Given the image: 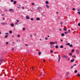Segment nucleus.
<instances>
[{
    "instance_id": "obj_49",
    "label": "nucleus",
    "mask_w": 80,
    "mask_h": 80,
    "mask_svg": "<svg viewBox=\"0 0 80 80\" xmlns=\"http://www.w3.org/2000/svg\"><path fill=\"white\" fill-rule=\"evenodd\" d=\"M73 68V66H72L71 67V68Z\"/></svg>"
},
{
    "instance_id": "obj_59",
    "label": "nucleus",
    "mask_w": 80,
    "mask_h": 80,
    "mask_svg": "<svg viewBox=\"0 0 80 80\" xmlns=\"http://www.w3.org/2000/svg\"><path fill=\"white\" fill-rule=\"evenodd\" d=\"M60 24H61V25L62 24H63V22H60Z\"/></svg>"
},
{
    "instance_id": "obj_38",
    "label": "nucleus",
    "mask_w": 80,
    "mask_h": 80,
    "mask_svg": "<svg viewBox=\"0 0 80 80\" xmlns=\"http://www.w3.org/2000/svg\"><path fill=\"white\" fill-rule=\"evenodd\" d=\"M64 33H65V34L66 35H67V32H65Z\"/></svg>"
},
{
    "instance_id": "obj_17",
    "label": "nucleus",
    "mask_w": 80,
    "mask_h": 80,
    "mask_svg": "<svg viewBox=\"0 0 80 80\" xmlns=\"http://www.w3.org/2000/svg\"><path fill=\"white\" fill-rule=\"evenodd\" d=\"M74 49H72L71 51V52L73 53V52H74Z\"/></svg>"
},
{
    "instance_id": "obj_41",
    "label": "nucleus",
    "mask_w": 80,
    "mask_h": 80,
    "mask_svg": "<svg viewBox=\"0 0 80 80\" xmlns=\"http://www.w3.org/2000/svg\"><path fill=\"white\" fill-rule=\"evenodd\" d=\"M32 5H35V3H32Z\"/></svg>"
},
{
    "instance_id": "obj_55",
    "label": "nucleus",
    "mask_w": 80,
    "mask_h": 80,
    "mask_svg": "<svg viewBox=\"0 0 80 80\" xmlns=\"http://www.w3.org/2000/svg\"><path fill=\"white\" fill-rule=\"evenodd\" d=\"M78 14H79V15H80V12H78Z\"/></svg>"
},
{
    "instance_id": "obj_6",
    "label": "nucleus",
    "mask_w": 80,
    "mask_h": 80,
    "mask_svg": "<svg viewBox=\"0 0 80 80\" xmlns=\"http://www.w3.org/2000/svg\"><path fill=\"white\" fill-rule=\"evenodd\" d=\"M50 44L51 45H53V44H55V43H54V42H50Z\"/></svg>"
},
{
    "instance_id": "obj_21",
    "label": "nucleus",
    "mask_w": 80,
    "mask_h": 80,
    "mask_svg": "<svg viewBox=\"0 0 80 80\" xmlns=\"http://www.w3.org/2000/svg\"><path fill=\"white\" fill-rule=\"evenodd\" d=\"M64 31H67V29H66V28L65 27L64 28Z\"/></svg>"
},
{
    "instance_id": "obj_9",
    "label": "nucleus",
    "mask_w": 80,
    "mask_h": 80,
    "mask_svg": "<svg viewBox=\"0 0 80 80\" xmlns=\"http://www.w3.org/2000/svg\"><path fill=\"white\" fill-rule=\"evenodd\" d=\"M9 11H10V12H13L14 11V10L12 9H9Z\"/></svg>"
},
{
    "instance_id": "obj_26",
    "label": "nucleus",
    "mask_w": 80,
    "mask_h": 80,
    "mask_svg": "<svg viewBox=\"0 0 80 80\" xmlns=\"http://www.w3.org/2000/svg\"><path fill=\"white\" fill-rule=\"evenodd\" d=\"M54 44H55V43L56 44H57L58 43V42H57V41H55L54 42Z\"/></svg>"
},
{
    "instance_id": "obj_23",
    "label": "nucleus",
    "mask_w": 80,
    "mask_h": 80,
    "mask_svg": "<svg viewBox=\"0 0 80 80\" xmlns=\"http://www.w3.org/2000/svg\"><path fill=\"white\" fill-rule=\"evenodd\" d=\"M38 54L39 55H41V52H39Z\"/></svg>"
},
{
    "instance_id": "obj_62",
    "label": "nucleus",
    "mask_w": 80,
    "mask_h": 80,
    "mask_svg": "<svg viewBox=\"0 0 80 80\" xmlns=\"http://www.w3.org/2000/svg\"><path fill=\"white\" fill-rule=\"evenodd\" d=\"M12 50L13 51V50H14V48H12Z\"/></svg>"
},
{
    "instance_id": "obj_44",
    "label": "nucleus",
    "mask_w": 80,
    "mask_h": 80,
    "mask_svg": "<svg viewBox=\"0 0 80 80\" xmlns=\"http://www.w3.org/2000/svg\"><path fill=\"white\" fill-rule=\"evenodd\" d=\"M45 39L46 40H48V38H45Z\"/></svg>"
},
{
    "instance_id": "obj_47",
    "label": "nucleus",
    "mask_w": 80,
    "mask_h": 80,
    "mask_svg": "<svg viewBox=\"0 0 80 80\" xmlns=\"http://www.w3.org/2000/svg\"><path fill=\"white\" fill-rule=\"evenodd\" d=\"M68 74H69V72H67L66 73L67 75H68Z\"/></svg>"
},
{
    "instance_id": "obj_39",
    "label": "nucleus",
    "mask_w": 80,
    "mask_h": 80,
    "mask_svg": "<svg viewBox=\"0 0 80 80\" xmlns=\"http://www.w3.org/2000/svg\"><path fill=\"white\" fill-rule=\"evenodd\" d=\"M6 45H8V42H6Z\"/></svg>"
},
{
    "instance_id": "obj_19",
    "label": "nucleus",
    "mask_w": 80,
    "mask_h": 80,
    "mask_svg": "<svg viewBox=\"0 0 80 80\" xmlns=\"http://www.w3.org/2000/svg\"><path fill=\"white\" fill-rule=\"evenodd\" d=\"M66 45L69 46L70 45V44L69 43H67V44H66Z\"/></svg>"
},
{
    "instance_id": "obj_32",
    "label": "nucleus",
    "mask_w": 80,
    "mask_h": 80,
    "mask_svg": "<svg viewBox=\"0 0 80 80\" xmlns=\"http://www.w3.org/2000/svg\"><path fill=\"white\" fill-rule=\"evenodd\" d=\"M18 8H20V5H18Z\"/></svg>"
},
{
    "instance_id": "obj_42",
    "label": "nucleus",
    "mask_w": 80,
    "mask_h": 80,
    "mask_svg": "<svg viewBox=\"0 0 80 80\" xmlns=\"http://www.w3.org/2000/svg\"><path fill=\"white\" fill-rule=\"evenodd\" d=\"M17 22H18H18H19V20H17Z\"/></svg>"
},
{
    "instance_id": "obj_4",
    "label": "nucleus",
    "mask_w": 80,
    "mask_h": 80,
    "mask_svg": "<svg viewBox=\"0 0 80 80\" xmlns=\"http://www.w3.org/2000/svg\"><path fill=\"white\" fill-rule=\"evenodd\" d=\"M66 59L67 60H68V61H70V58L68 57Z\"/></svg>"
},
{
    "instance_id": "obj_40",
    "label": "nucleus",
    "mask_w": 80,
    "mask_h": 80,
    "mask_svg": "<svg viewBox=\"0 0 80 80\" xmlns=\"http://www.w3.org/2000/svg\"><path fill=\"white\" fill-rule=\"evenodd\" d=\"M68 33H70V30H68Z\"/></svg>"
},
{
    "instance_id": "obj_24",
    "label": "nucleus",
    "mask_w": 80,
    "mask_h": 80,
    "mask_svg": "<svg viewBox=\"0 0 80 80\" xmlns=\"http://www.w3.org/2000/svg\"><path fill=\"white\" fill-rule=\"evenodd\" d=\"M3 60V59L2 58H1L0 59V62H2Z\"/></svg>"
},
{
    "instance_id": "obj_51",
    "label": "nucleus",
    "mask_w": 80,
    "mask_h": 80,
    "mask_svg": "<svg viewBox=\"0 0 80 80\" xmlns=\"http://www.w3.org/2000/svg\"><path fill=\"white\" fill-rule=\"evenodd\" d=\"M20 35H18V37H20Z\"/></svg>"
},
{
    "instance_id": "obj_52",
    "label": "nucleus",
    "mask_w": 80,
    "mask_h": 80,
    "mask_svg": "<svg viewBox=\"0 0 80 80\" xmlns=\"http://www.w3.org/2000/svg\"><path fill=\"white\" fill-rule=\"evenodd\" d=\"M25 46H28V44H25Z\"/></svg>"
},
{
    "instance_id": "obj_12",
    "label": "nucleus",
    "mask_w": 80,
    "mask_h": 80,
    "mask_svg": "<svg viewBox=\"0 0 80 80\" xmlns=\"http://www.w3.org/2000/svg\"><path fill=\"white\" fill-rule=\"evenodd\" d=\"M1 24L2 25H5V22H2Z\"/></svg>"
},
{
    "instance_id": "obj_22",
    "label": "nucleus",
    "mask_w": 80,
    "mask_h": 80,
    "mask_svg": "<svg viewBox=\"0 0 80 80\" xmlns=\"http://www.w3.org/2000/svg\"><path fill=\"white\" fill-rule=\"evenodd\" d=\"M55 48H58V45L56 46Z\"/></svg>"
},
{
    "instance_id": "obj_16",
    "label": "nucleus",
    "mask_w": 80,
    "mask_h": 80,
    "mask_svg": "<svg viewBox=\"0 0 80 80\" xmlns=\"http://www.w3.org/2000/svg\"><path fill=\"white\" fill-rule=\"evenodd\" d=\"M60 48H63V45H61Z\"/></svg>"
},
{
    "instance_id": "obj_13",
    "label": "nucleus",
    "mask_w": 80,
    "mask_h": 80,
    "mask_svg": "<svg viewBox=\"0 0 80 80\" xmlns=\"http://www.w3.org/2000/svg\"><path fill=\"white\" fill-rule=\"evenodd\" d=\"M61 36H62V37H63V36H65V34L63 33H62Z\"/></svg>"
},
{
    "instance_id": "obj_60",
    "label": "nucleus",
    "mask_w": 80,
    "mask_h": 80,
    "mask_svg": "<svg viewBox=\"0 0 80 80\" xmlns=\"http://www.w3.org/2000/svg\"><path fill=\"white\" fill-rule=\"evenodd\" d=\"M56 13L57 14H58V12H56Z\"/></svg>"
},
{
    "instance_id": "obj_3",
    "label": "nucleus",
    "mask_w": 80,
    "mask_h": 80,
    "mask_svg": "<svg viewBox=\"0 0 80 80\" xmlns=\"http://www.w3.org/2000/svg\"><path fill=\"white\" fill-rule=\"evenodd\" d=\"M26 19H27V20H28V19H30V17H29V16H26Z\"/></svg>"
},
{
    "instance_id": "obj_61",
    "label": "nucleus",
    "mask_w": 80,
    "mask_h": 80,
    "mask_svg": "<svg viewBox=\"0 0 80 80\" xmlns=\"http://www.w3.org/2000/svg\"><path fill=\"white\" fill-rule=\"evenodd\" d=\"M79 9H77V11H79Z\"/></svg>"
},
{
    "instance_id": "obj_54",
    "label": "nucleus",
    "mask_w": 80,
    "mask_h": 80,
    "mask_svg": "<svg viewBox=\"0 0 80 80\" xmlns=\"http://www.w3.org/2000/svg\"><path fill=\"white\" fill-rule=\"evenodd\" d=\"M13 0H11V2H13Z\"/></svg>"
},
{
    "instance_id": "obj_64",
    "label": "nucleus",
    "mask_w": 80,
    "mask_h": 80,
    "mask_svg": "<svg viewBox=\"0 0 80 80\" xmlns=\"http://www.w3.org/2000/svg\"><path fill=\"white\" fill-rule=\"evenodd\" d=\"M15 24H16V25H17V22H16L15 23Z\"/></svg>"
},
{
    "instance_id": "obj_25",
    "label": "nucleus",
    "mask_w": 80,
    "mask_h": 80,
    "mask_svg": "<svg viewBox=\"0 0 80 80\" xmlns=\"http://www.w3.org/2000/svg\"><path fill=\"white\" fill-rule=\"evenodd\" d=\"M9 33H12V31H9Z\"/></svg>"
},
{
    "instance_id": "obj_36",
    "label": "nucleus",
    "mask_w": 80,
    "mask_h": 80,
    "mask_svg": "<svg viewBox=\"0 0 80 80\" xmlns=\"http://www.w3.org/2000/svg\"><path fill=\"white\" fill-rule=\"evenodd\" d=\"M77 70H75V71H74V73H77Z\"/></svg>"
},
{
    "instance_id": "obj_7",
    "label": "nucleus",
    "mask_w": 80,
    "mask_h": 80,
    "mask_svg": "<svg viewBox=\"0 0 80 80\" xmlns=\"http://www.w3.org/2000/svg\"><path fill=\"white\" fill-rule=\"evenodd\" d=\"M76 53H77L78 54H79V51L78 50H77V49L76 50Z\"/></svg>"
},
{
    "instance_id": "obj_33",
    "label": "nucleus",
    "mask_w": 80,
    "mask_h": 80,
    "mask_svg": "<svg viewBox=\"0 0 80 80\" xmlns=\"http://www.w3.org/2000/svg\"><path fill=\"white\" fill-rule=\"evenodd\" d=\"M8 35H7L6 36H5V38H7V37H8Z\"/></svg>"
},
{
    "instance_id": "obj_37",
    "label": "nucleus",
    "mask_w": 80,
    "mask_h": 80,
    "mask_svg": "<svg viewBox=\"0 0 80 80\" xmlns=\"http://www.w3.org/2000/svg\"><path fill=\"white\" fill-rule=\"evenodd\" d=\"M72 10H74V11H75V10H76V9L75 8H73L72 9Z\"/></svg>"
},
{
    "instance_id": "obj_20",
    "label": "nucleus",
    "mask_w": 80,
    "mask_h": 80,
    "mask_svg": "<svg viewBox=\"0 0 80 80\" xmlns=\"http://www.w3.org/2000/svg\"><path fill=\"white\" fill-rule=\"evenodd\" d=\"M69 47H73V45H72V44H70L69 45Z\"/></svg>"
},
{
    "instance_id": "obj_31",
    "label": "nucleus",
    "mask_w": 80,
    "mask_h": 80,
    "mask_svg": "<svg viewBox=\"0 0 80 80\" xmlns=\"http://www.w3.org/2000/svg\"><path fill=\"white\" fill-rule=\"evenodd\" d=\"M22 30H23V31H25V28H22Z\"/></svg>"
},
{
    "instance_id": "obj_2",
    "label": "nucleus",
    "mask_w": 80,
    "mask_h": 80,
    "mask_svg": "<svg viewBox=\"0 0 80 80\" xmlns=\"http://www.w3.org/2000/svg\"><path fill=\"white\" fill-rule=\"evenodd\" d=\"M58 57L59 58V59L58 60V62H59L60 61V58H61L60 55H58Z\"/></svg>"
},
{
    "instance_id": "obj_58",
    "label": "nucleus",
    "mask_w": 80,
    "mask_h": 80,
    "mask_svg": "<svg viewBox=\"0 0 80 80\" xmlns=\"http://www.w3.org/2000/svg\"><path fill=\"white\" fill-rule=\"evenodd\" d=\"M76 65H77V64H74L73 65V66H76Z\"/></svg>"
},
{
    "instance_id": "obj_53",
    "label": "nucleus",
    "mask_w": 80,
    "mask_h": 80,
    "mask_svg": "<svg viewBox=\"0 0 80 80\" xmlns=\"http://www.w3.org/2000/svg\"><path fill=\"white\" fill-rule=\"evenodd\" d=\"M8 33H5V34L6 35H8Z\"/></svg>"
},
{
    "instance_id": "obj_28",
    "label": "nucleus",
    "mask_w": 80,
    "mask_h": 80,
    "mask_svg": "<svg viewBox=\"0 0 80 80\" xmlns=\"http://www.w3.org/2000/svg\"><path fill=\"white\" fill-rule=\"evenodd\" d=\"M69 54L70 56H72V53H70Z\"/></svg>"
},
{
    "instance_id": "obj_1",
    "label": "nucleus",
    "mask_w": 80,
    "mask_h": 80,
    "mask_svg": "<svg viewBox=\"0 0 80 80\" xmlns=\"http://www.w3.org/2000/svg\"><path fill=\"white\" fill-rule=\"evenodd\" d=\"M50 47L51 48H54L55 47V45H50Z\"/></svg>"
},
{
    "instance_id": "obj_10",
    "label": "nucleus",
    "mask_w": 80,
    "mask_h": 80,
    "mask_svg": "<svg viewBox=\"0 0 80 80\" xmlns=\"http://www.w3.org/2000/svg\"><path fill=\"white\" fill-rule=\"evenodd\" d=\"M37 20H38V21H39V20H40V19L39 18H36Z\"/></svg>"
},
{
    "instance_id": "obj_56",
    "label": "nucleus",
    "mask_w": 80,
    "mask_h": 80,
    "mask_svg": "<svg viewBox=\"0 0 80 80\" xmlns=\"http://www.w3.org/2000/svg\"><path fill=\"white\" fill-rule=\"evenodd\" d=\"M59 30H60V31H62V29L60 28V29H59Z\"/></svg>"
},
{
    "instance_id": "obj_15",
    "label": "nucleus",
    "mask_w": 80,
    "mask_h": 80,
    "mask_svg": "<svg viewBox=\"0 0 80 80\" xmlns=\"http://www.w3.org/2000/svg\"><path fill=\"white\" fill-rule=\"evenodd\" d=\"M11 26H12V27H14V24H13V23H12L11 24Z\"/></svg>"
},
{
    "instance_id": "obj_43",
    "label": "nucleus",
    "mask_w": 80,
    "mask_h": 80,
    "mask_svg": "<svg viewBox=\"0 0 80 80\" xmlns=\"http://www.w3.org/2000/svg\"><path fill=\"white\" fill-rule=\"evenodd\" d=\"M22 9H25V8H24V7H22Z\"/></svg>"
},
{
    "instance_id": "obj_11",
    "label": "nucleus",
    "mask_w": 80,
    "mask_h": 80,
    "mask_svg": "<svg viewBox=\"0 0 80 80\" xmlns=\"http://www.w3.org/2000/svg\"><path fill=\"white\" fill-rule=\"evenodd\" d=\"M46 6L47 8H50V7L48 5H46Z\"/></svg>"
},
{
    "instance_id": "obj_14",
    "label": "nucleus",
    "mask_w": 80,
    "mask_h": 80,
    "mask_svg": "<svg viewBox=\"0 0 80 80\" xmlns=\"http://www.w3.org/2000/svg\"><path fill=\"white\" fill-rule=\"evenodd\" d=\"M45 3L46 4H48L49 3V2H48V1H46L45 2Z\"/></svg>"
},
{
    "instance_id": "obj_30",
    "label": "nucleus",
    "mask_w": 80,
    "mask_h": 80,
    "mask_svg": "<svg viewBox=\"0 0 80 80\" xmlns=\"http://www.w3.org/2000/svg\"><path fill=\"white\" fill-rule=\"evenodd\" d=\"M16 3H17V1H15L14 2V4H16Z\"/></svg>"
},
{
    "instance_id": "obj_27",
    "label": "nucleus",
    "mask_w": 80,
    "mask_h": 80,
    "mask_svg": "<svg viewBox=\"0 0 80 80\" xmlns=\"http://www.w3.org/2000/svg\"><path fill=\"white\" fill-rule=\"evenodd\" d=\"M72 57H73V58H76V56L75 55L72 56Z\"/></svg>"
},
{
    "instance_id": "obj_48",
    "label": "nucleus",
    "mask_w": 80,
    "mask_h": 80,
    "mask_svg": "<svg viewBox=\"0 0 80 80\" xmlns=\"http://www.w3.org/2000/svg\"><path fill=\"white\" fill-rule=\"evenodd\" d=\"M78 25L80 27V23H78Z\"/></svg>"
},
{
    "instance_id": "obj_35",
    "label": "nucleus",
    "mask_w": 80,
    "mask_h": 80,
    "mask_svg": "<svg viewBox=\"0 0 80 80\" xmlns=\"http://www.w3.org/2000/svg\"><path fill=\"white\" fill-rule=\"evenodd\" d=\"M76 76H78V77H80V74H78L76 75Z\"/></svg>"
},
{
    "instance_id": "obj_29",
    "label": "nucleus",
    "mask_w": 80,
    "mask_h": 80,
    "mask_svg": "<svg viewBox=\"0 0 80 80\" xmlns=\"http://www.w3.org/2000/svg\"><path fill=\"white\" fill-rule=\"evenodd\" d=\"M58 19H60V16H58Z\"/></svg>"
},
{
    "instance_id": "obj_45",
    "label": "nucleus",
    "mask_w": 80,
    "mask_h": 80,
    "mask_svg": "<svg viewBox=\"0 0 80 80\" xmlns=\"http://www.w3.org/2000/svg\"><path fill=\"white\" fill-rule=\"evenodd\" d=\"M2 16H4V14H1Z\"/></svg>"
},
{
    "instance_id": "obj_63",
    "label": "nucleus",
    "mask_w": 80,
    "mask_h": 80,
    "mask_svg": "<svg viewBox=\"0 0 80 80\" xmlns=\"http://www.w3.org/2000/svg\"><path fill=\"white\" fill-rule=\"evenodd\" d=\"M38 8H40V7H39L37 8V9H38Z\"/></svg>"
},
{
    "instance_id": "obj_5",
    "label": "nucleus",
    "mask_w": 80,
    "mask_h": 80,
    "mask_svg": "<svg viewBox=\"0 0 80 80\" xmlns=\"http://www.w3.org/2000/svg\"><path fill=\"white\" fill-rule=\"evenodd\" d=\"M68 57V56L65 55L63 56V57L64 58H65L66 59Z\"/></svg>"
},
{
    "instance_id": "obj_34",
    "label": "nucleus",
    "mask_w": 80,
    "mask_h": 80,
    "mask_svg": "<svg viewBox=\"0 0 80 80\" xmlns=\"http://www.w3.org/2000/svg\"><path fill=\"white\" fill-rule=\"evenodd\" d=\"M31 20L32 21H33V18H31Z\"/></svg>"
},
{
    "instance_id": "obj_46",
    "label": "nucleus",
    "mask_w": 80,
    "mask_h": 80,
    "mask_svg": "<svg viewBox=\"0 0 80 80\" xmlns=\"http://www.w3.org/2000/svg\"><path fill=\"white\" fill-rule=\"evenodd\" d=\"M51 53H53V51L51 50L50 52Z\"/></svg>"
},
{
    "instance_id": "obj_57",
    "label": "nucleus",
    "mask_w": 80,
    "mask_h": 80,
    "mask_svg": "<svg viewBox=\"0 0 80 80\" xmlns=\"http://www.w3.org/2000/svg\"><path fill=\"white\" fill-rule=\"evenodd\" d=\"M30 37H31V38H32V35H30Z\"/></svg>"
},
{
    "instance_id": "obj_18",
    "label": "nucleus",
    "mask_w": 80,
    "mask_h": 80,
    "mask_svg": "<svg viewBox=\"0 0 80 80\" xmlns=\"http://www.w3.org/2000/svg\"><path fill=\"white\" fill-rule=\"evenodd\" d=\"M4 12H7L8 11V10H7V9H4Z\"/></svg>"
},
{
    "instance_id": "obj_50",
    "label": "nucleus",
    "mask_w": 80,
    "mask_h": 80,
    "mask_svg": "<svg viewBox=\"0 0 80 80\" xmlns=\"http://www.w3.org/2000/svg\"><path fill=\"white\" fill-rule=\"evenodd\" d=\"M41 75H42H42H43V76H44V75H43V74H42V73H41Z\"/></svg>"
},
{
    "instance_id": "obj_8",
    "label": "nucleus",
    "mask_w": 80,
    "mask_h": 80,
    "mask_svg": "<svg viewBox=\"0 0 80 80\" xmlns=\"http://www.w3.org/2000/svg\"><path fill=\"white\" fill-rule=\"evenodd\" d=\"M75 61V59H72L71 61V62H73Z\"/></svg>"
}]
</instances>
